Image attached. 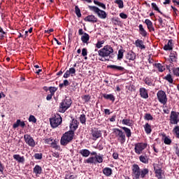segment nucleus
I'll use <instances>...</instances> for the list:
<instances>
[{
  "mask_svg": "<svg viewBox=\"0 0 179 179\" xmlns=\"http://www.w3.org/2000/svg\"><path fill=\"white\" fill-rule=\"evenodd\" d=\"M114 52V49H113V47L111 45H106L103 46V48L98 50V55L101 57V59H99V61H101L102 62H106V61H110V59L107 58H113L111 57V54Z\"/></svg>",
  "mask_w": 179,
  "mask_h": 179,
  "instance_id": "nucleus-1",
  "label": "nucleus"
},
{
  "mask_svg": "<svg viewBox=\"0 0 179 179\" xmlns=\"http://www.w3.org/2000/svg\"><path fill=\"white\" fill-rule=\"evenodd\" d=\"M73 136H75V132L72 131L65 132L61 137L60 145L62 146H66L68 143H71L73 141Z\"/></svg>",
  "mask_w": 179,
  "mask_h": 179,
  "instance_id": "nucleus-2",
  "label": "nucleus"
},
{
  "mask_svg": "<svg viewBox=\"0 0 179 179\" xmlns=\"http://www.w3.org/2000/svg\"><path fill=\"white\" fill-rule=\"evenodd\" d=\"M113 134H115L117 142H119L121 145H124L125 143L127 137L125 136V133L122 131V130L120 129H114Z\"/></svg>",
  "mask_w": 179,
  "mask_h": 179,
  "instance_id": "nucleus-3",
  "label": "nucleus"
},
{
  "mask_svg": "<svg viewBox=\"0 0 179 179\" xmlns=\"http://www.w3.org/2000/svg\"><path fill=\"white\" fill-rule=\"evenodd\" d=\"M50 124L52 128H58L62 124V117L59 114L54 115L50 118Z\"/></svg>",
  "mask_w": 179,
  "mask_h": 179,
  "instance_id": "nucleus-4",
  "label": "nucleus"
},
{
  "mask_svg": "<svg viewBox=\"0 0 179 179\" xmlns=\"http://www.w3.org/2000/svg\"><path fill=\"white\" fill-rule=\"evenodd\" d=\"M72 106V100L71 99L65 98L61 103L59 106L60 113H65L69 107Z\"/></svg>",
  "mask_w": 179,
  "mask_h": 179,
  "instance_id": "nucleus-5",
  "label": "nucleus"
},
{
  "mask_svg": "<svg viewBox=\"0 0 179 179\" xmlns=\"http://www.w3.org/2000/svg\"><path fill=\"white\" fill-rule=\"evenodd\" d=\"M102 135L101 130L97 128H93L90 130V136L92 141H97L99 138H101Z\"/></svg>",
  "mask_w": 179,
  "mask_h": 179,
  "instance_id": "nucleus-6",
  "label": "nucleus"
},
{
  "mask_svg": "<svg viewBox=\"0 0 179 179\" xmlns=\"http://www.w3.org/2000/svg\"><path fill=\"white\" fill-rule=\"evenodd\" d=\"M157 97L158 101L163 104V106H166L167 104V94H166V92L163 90H159L157 93Z\"/></svg>",
  "mask_w": 179,
  "mask_h": 179,
  "instance_id": "nucleus-7",
  "label": "nucleus"
},
{
  "mask_svg": "<svg viewBox=\"0 0 179 179\" xmlns=\"http://www.w3.org/2000/svg\"><path fill=\"white\" fill-rule=\"evenodd\" d=\"M134 151L136 155H141L142 152L148 148V143H136L134 144Z\"/></svg>",
  "mask_w": 179,
  "mask_h": 179,
  "instance_id": "nucleus-8",
  "label": "nucleus"
},
{
  "mask_svg": "<svg viewBox=\"0 0 179 179\" xmlns=\"http://www.w3.org/2000/svg\"><path fill=\"white\" fill-rule=\"evenodd\" d=\"M133 179H139L141 178V168L138 164H134L132 167Z\"/></svg>",
  "mask_w": 179,
  "mask_h": 179,
  "instance_id": "nucleus-9",
  "label": "nucleus"
},
{
  "mask_svg": "<svg viewBox=\"0 0 179 179\" xmlns=\"http://www.w3.org/2000/svg\"><path fill=\"white\" fill-rule=\"evenodd\" d=\"M24 141L30 148H34V146H36V141H34V139L30 134H24Z\"/></svg>",
  "mask_w": 179,
  "mask_h": 179,
  "instance_id": "nucleus-10",
  "label": "nucleus"
},
{
  "mask_svg": "<svg viewBox=\"0 0 179 179\" xmlns=\"http://www.w3.org/2000/svg\"><path fill=\"white\" fill-rule=\"evenodd\" d=\"M179 113L176 111H171L170 115V123L174 125L178 124L179 122Z\"/></svg>",
  "mask_w": 179,
  "mask_h": 179,
  "instance_id": "nucleus-11",
  "label": "nucleus"
},
{
  "mask_svg": "<svg viewBox=\"0 0 179 179\" xmlns=\"http://www.w3.org/2000/svg\"><path fill=\"white\" fill-rule=\"evenodd\" d=\"M79 127V122H78V120L73 119L72 122L70 124V130L72 131V132H75L76 129H78V127Z\"/></svg>",
  "mask_w": 179,
  "mask_h": 179,
  "instance_id": "nucleus-12",
  "label": "nucleus"
},
{
  "mask_svg": "<svg viewBox=\"0 0 179 179\" xmlns=\"http://www.w3.org/2000/svg\"><path fill=\"white\" fill-rule=\"evenodd\" d=\"M140 96L142 99H149V92L145 87H141L139 89Z\"/></svg>",
  "mask_w": 179,
  "mask_h": 179,
  "instance_id": "nucleus-13",
  "label": "nucleus"
},
{
  "mask_svg": "<svg viewBox=\"0 0 179 179\" xmlns=\"http://www.w3.org/2000/svg\"><path fill=\"white\" fill-rule=\"evenodd\" d=\"M85 22H89L90 23H97L98 19L93 15H88L84 18Z\"/></svg>",
  "mask_w": 179,
  "mask_h": 179,
  "instance_id": "nucleus-14",
  "label": "nucleus"
},
{
  "mask_svg": "<svg viewBox=\"0 0 179 179\" xmlns=\"http://www.w3.org/2000/svg\"><path fill=\"white\" fill-rule=\"evenodd\" d=\"M19 127H21V128H24L26 127V123H24V121H22L20 119H18L17 120L16 122L13 124V128L14 129L19 128Z\"/></svg>",
  "mask_w": 179,
  "mask_h": 179,
  "instance_id": "nucleus-15",
  "label": "nucleus"
},
{
  "mask_svg": "<svg viewBox=\"0 0 179 179\" xmlns=\"http://www.w3.org/2000/svg\"><path fill=\"white\" fill-rule=\"evenodd\" d=\"M107 68L109 69H113L114 71H119L120 72H124L125 71V68L117 65H108L107 66Z\"/></svg>",
  "mask_w": 179,
  "mask_h": 179,
  "instance_id": "nucleus-16",
  "label": "nucleus"
},
{
  "mask_svg": "<svg viewBox=\"0 0 179 179\" xmlns=\"http://www.w3.org/2000/svg\"><path fill=\"white\" fill-rule=\"evenodd\" d=\"M174 44L173 43V39L168 41V43L164 46V51H171L173 50Z\"/></svg>",
  "mask_w": 179,
  "mask_h": 179,
  "instance_id": "nucleus-17",
  "label": "nucleus"
},
{
  "mask_svg": "<svg viewBox=\"0 0 179 179\" xmlns=\"http://www.w3.org/2000/svg\"><path fill=\"white\" fill-rule=\"evenodd\" d=\"M135 45L136 47L140 48L141 50H145L146 48V46L143 44V41L141 39H137L135 41Z\"/></svg>",
  "mask_w": 179,
  "mask_h": 179,
  "instance_id": "nucleus-18",
  "label": "nucleus"
},
{
  "mask_svg": "<svg viewBox=\"0 0 179 179\" xmlns=\"http://www.w3.org/2000/svg\"><path fill=\"white\" fill-rule=\"evenodd\" d=\"M145 23L147 25L149 31H155V27H153V22H152L150 20L146 19L145 20Z\"/></svg>",
  "mask_w": 179,
  "mask_h": 179,
  "instance_id": "nucleus-19",
  "label": "nucleus"
},
{
  "mask_svg": "<svg viewBox=\"0 0 179 179\" xmlns=\"http://www.w3.org/2000/svg\"><path fill=\"white\" fill-rule=\"evenodd\" d=\"M43 173V168L39 165H36L33 169V173L36 174V176H40Z\"/></svg>",
  "mask_w": 179,
  "mask_h": 179,
  "instance_id": "nucleus-20",
  "label": "nucleus"
},
{
  "mask_svg": "<svg viewBox=\"0 0 179 179\" xmlns=\"http://www.w3.org/2000/svg\"><path fill=\"white\" fill-rule=\"evenodd\" d=\"M126 58L129 61H135L136 59V54L134 52H129L126 55Z\"/></svg>",
  "mask_w": 179,
  "mask_h": 179,
  "instance_id": "nucleus-21",
  "label": "nucleus"
},
{
  "mask_svg": "<svg viewBox=\"0 0 179 179\" xmlns=\"http://www.w3.org/2000/svg\"><path fill=\"white\" fill-rule=\"evenodd\" d=\"M138 29H139V34L142 37H146L148 36V31L143 28V25L141 24L138 25Z\"/></svg>",
  "mask_w": 179,
  "mask_h": 179,
  "instance_id": "nucleus-22",
  "label": "nucleus"
},
{
  "mask_svg": "<svg viewBox=\"0 0 179 179\" xmlns=\"http://www.w3.org/2000/svg\"><path fill=\"white\" fill-rule=\"evenodd\" d=\"M102 171L106 177H110L113 174V169L109 167L104 168Z\"/></svg>",
  "mask_w": 179,
  "mask_h": 179,
  "instance_id": "nucleus-23",
  "label": "nucleus"
},
{
  "mask_svg": "<svg viewBox=\"0 0 179 179\" xmlns=\"http://www.w3.org/2000/svg\"><path fill=\"white\" fill-rule=\"evenodd\" d=\"M13 159L16 160L18 163H24V157H21L20 155H14L13 156Z\"/></svg>",
  "mask_w": 179,
  "mask_h": 179,
  "instance_id": "nucleus-24",
  "label": "nucleus"
},
{
  "mask_svg": "<svg viewBox=\"0 0 179 179\" xmlns=\"http://www.w3.org/2000/svg\"><path fill=\"white\" fill-rule=\"evenodd\" d=\"M89 40H90V36H89L87 33H84V35L81 36V41L83 44H87Z\"/></svg>",
  "mask_w": 179,
  "mask_h": 179,
  "instance_id": "nucleus-25",
  "label": "nucleus"
},
{
  "mask_svg": "<svg viewBox=\"0 0 179 179\" xmlns=\"http://www.w3.org/2000/svg\"><path fill=\"white\" fill-rule=\"evenodd\" d=\"M103 99H106V100H110V101H115V97L113 94H103Z\"/></svg>",
  "mask_w": 179,
  "mask_h": 179,
  "instance_id": "nucleus-26",
  "label": "nucleus"
},
{
  "mask_svg": "<svg viewBox=\"0 0 179 179\" xmlns=\"http://www.w3.org/2000/svg\"><path fill=\"white\" fill-rule=\"evenodd\" d=\"M162 140L164 141V143H165V145H171V139L168 138L166 136V134L162 133Z\"/></svg>",
  "mask_w": 179,
  "mask_h": 179,
  "instance_id": "nucleus-27",
  "label": "nucleus"
},
{
  "mask_svg": "<svg viewBox=\"0 0 179 179\" xmlns=\"http://www.w3.org/2000/svg\"><path fill=\"white\" fill-rule=\"evenodd\" d=\"M148 174H149L148 169L144 168V169H141L140 171L141 178H145V177H146V176H148Z\"/></svg>",
  "mask_w": 179,
  "mask_h": 179,
  "instance_id": "nucleus-28",
  "label": "nucleus"
},
{
  "mask_svg": "<svg viewBox=\"0 0 179 179\" xmlns=\"http://www.w3.org/2000/svg\"><path fill=\"white\" fill-rule=\"evenodd\" d=\"M80 155H82L83 157H89L90 155V151L87 149H83L79 152Z\"/></svg>",
  "mask_w": 179,
  "mask_h": 179,
  "instance_id": "nucleus-29",
  "label": "nucleus"
},
{
  "mask_svg": "<svg viewBox=\"0 0 179 179\" xmlns=\"http://www.w3.org/2000/svg\"><path fill=\"white\" fill-rule=\"evenodd\" d=\"M122 129L124 131V134L127 138H131L132 133L131 132V129L128 127H122Z\"/></svg>",
  "mask_w": 179,
  "mask_h": 179,
  "instance_id": "nucleus-30",
  "label": "nucleus"
},
{
  "mask_svg": "<svg viewBox=\"0 0 179 179\" xmlns=\"http://www.w3.org/2000/svg\"><path fill=\"white\" fill-rule=\"evenodd\" d=\"M178 54L176 53V52H172L170 53V59L171 61V62H177V57H178Z\"/></svg>",
  "mask_w": 179,
  "mask_h": 179,
  "instance_id": "nucleus-31",
  "label": "nucleus"
},
{
  "mask_svg": "<svg viewBox=\"0 0 179 179\" xmlns=\"http://www.w3.org/2000/svg\"><path fill=\"white\" fill-rule=\"evenodd\" d=\"M154 65L155 68L158 69L159 72H164V71H166V67L162 66L160 63H155Z\"/></svg>",
  "mask_w": 179,
  "mask_h": 179,
  "instance_id": "nucleus-32",
  "label": "nucleus"
},
{
  "mask_svg": "<svg viewBox=\"0 0 179 179\" xmlns=\"http://www.w3.org/2000/svg\"><path fill=\"white\" fill-rule=\"evenodd\" d=\"M139 160L141 163H144V164H148V163H149V158L146 155H141L139 157Z\"/></svg>",
  "mask_w": 179,
  "mask_h": 179,
  "instance_id": "nucleus-33",
  "label": "nucleus"
},
{
  "mask_svg": "<svg viewBox=\"0 0 179 179\" xmlns=\"http://www.w3.org/2000/svg\"><path fill=\"white\" fill-rule=\"evenodd\" d=\"M97 16L100 19H106V17H107V13L104 10H99V11L97 13Z\"/></svg>",
  "mask_w": 179,
  "mask_h": 179,
  "instance_id": "nucleus-34",
  "label": "nucleus"
},
{
  "mask_svg": "<svg viewBox=\"0 0 179 179\" xmlns=\"http://www.w3.org/2000/svg\"><path fill=\"white\" fill-rule=\"evenodd\" d=\"M84 163H88L90 164H96V157H91L84 161Z\"/></svg>",
  "mask_w": 179,
  "mask_h": 179,
  "instance_id": "nucleus-35",
  "label": "nucleus"
},
{
  "mask_svg": "<svg viewBox=\"0 0 179 179\" xmlns=\"http://www.w3.org/2000/svg\"><path fill=\"white\" fill-rule=\"evenodd\" d=\"M125 50L124 49H120L117 53V61H121L124 58V53Z\"/></svg>",
  "mask_w": 179,
  "mask_h": 179,
  "instance_id": "nucleus-36",
  "label": "nucleus"
},
{
  "mask_svg": "<svg viewBox=\"0 0 179 179\" xmlns=\"http://www.w3.org/2000/svg\"><path fill=\"white\" fill-rule=\"evenodd\" d=\"M132 120H130L129 119H123L122 120V124L123 125H127V127H133L134 124L131 123Z\"/></svg>",
  "mask_w": 179,
  "mask_h": 179,
  "instance_id": "nucleus-37",
  "label": "nucleus"
},
{
  "mask_svg": "<svg viewBox=\"0 0 179 179\" xmlns=\"http://www.w3.org/2000/svg\"><path fill=\"white\" fill-rule=\"evenodd\" d=\"M88 8L91 12H94L96 15L100 11V8L96 6H88Z\"/></svg>",
  "mask_w": 179,
  "mask_h": 179,
  "instance_id": "nucleus-38",
  "label": "nucleus"
},
{
  "mask_svg": "<svg viewBox=\"0 0 179 179\" xmlns=\"http://www.w3.org/2000/svg\"><path fill=\"white\" fill-rule=\"evenodd\" d=\"M144 82L148 86H153V80L150 77L144 78Z\"/></svg>",
  "mask_w": 179,
  "mask_h": 179,
  "instance_id": "nucleus-39",
  "label": "nucleus"
},
{
  "mask_svg": "<svg viewBox=\"0 0 179 179\" xmlns=\"http://www.w3.org/2000/svg\"><path fill=\"white\" fill-rule=\"evenodd\" d=\"M145 133L149 135L152 132V126L149 123H146L144 126Z\"/></svg>",
  "mask_w": 179,
  "mask_h": 179,
  "instance_id": "nucleus-40",
  "label": "nucleus"
},
{
  "mask_svg": "<svg viewBox=\"0 0 179 179\" xmlns=\"http://www.w3.org/2000/svg\"><path fill=\"white\" fill-rule=\"evenodd\" d=\"M151 6H152V9H154V10H156L159 13H161V15H163V16H164V17H166V15L164 14H163V13H162V11H160V10L159 9V7H157V5L156 4V3H152Z\"/></svg>",
  "mask_w": 179,
  "mask_h": 179,
  "instance_id": "nucleus-41",
  "label": "nucleus"
},
{
  "mask_svg": "<svg viewBox=\"0 0 179 179\" xmlns=\"http://www.w3.org/2000/svg\"><path fill=\"white\" fill-rule=\"evenodd\" d=\"M64 179H76V175L72 174V173L67 172L65 174Z\"/></svg>",
  "mask_w": 179,
  "mask_h": 179,
  "instance_id": "nucleus-42",
  "label": "nucleus"
},
{
  "mask_svg": "<svg viewBox=\"0 0 179 179\" xmlns=\"http://www.w3.org/2000/svg\"><path fill=\"white\" fill-rule=\"evenodd\" d=\"M67 86H69V81L68 80H64L63 81V83H60L59 85V89H62V87H66Z\"/></svg>",
  "mask_w": 179,
  "mask_h": 179,
  "instance_id": "nucleus-43",
  "label": "nucleus"
},
{
  "mask_svg": "<svg viewBox=\"0 0 179 179\" xmlns=\"http://www.w3.org/2000/svg\"><path fill=\"white\" fill-rule=\"evenodd\" d=\"M75 13H76L77 17H82V13H80V8H79V6H75Z\"/></svg>",
  "mask_w": 179,
  "mask_h": 179,
  "instance_id": "nucleus-44",
  "label": "nucleus"
},
{
  "mask_svg": "<svg viewBox=\"0 0 179 179\" xmlns=\"http://www.w3.org/2000/svg\"><path fill=\"white\" fill-rule=\"evenodd\" d=\"M80 122H81L83 124L86 125V115L82 114L80 116Z\"/></svg>",
  "mask_w": 179,
  "mask_h": 179,
  "instance_id": "nucleus-45",
  "label": "nucleus"
},
{
  "mask_svg": "<svg viewBox=\"0 0 179 179\" xmlns=\"http://www.w3.org/2000/svg\"><path fill=\"white\" fill-rule=\"evenodd\" d=\"M155 177H157L158 179H163V170L157 171L155 172Z\"/></svg>",
  "mask_w": 179,
  "mask_h": 179,
  "instance_id": "nucleus-46",
  "label": "nucleus"
},
{
  "mask_svg": "<svg viewBox=\"0 0 179 179\" xmlns=\"http://www.w3.org/2000/svg\"><path fill=\"white\" fill-rule=\"evenodd\" d=\"M115 3L118 5V8L120 9H122V8H124V1L122 0H115Z\"/></svg>",
  "mask_w": 179,
  "mask_h": 179,
  "instance_id": "nucleus-47",
  "label": "nucleus"
},
{
  "mask_svg": "<svg viewBox=\"0 0 179 179\" xmlns=\"http://www.w3.org/2000/svg\"><path fill=\"white\" fill-rule=\"evenodd\" d=\"M94 3L95 5H97L98 6H100V8H102L103 9H106V4L101 2L97 1L96 0H94Z\"/></svg>",
  "mask_w": 179,
  "mask_h": 179,
  "instance_id": "nucleus-48",
  "label": "nucleus"
},
{
  "mask_svg": "<svg viewBox=\"0 0 179 179\" xmlns=\"http://www.w3.org/2000/svg\"><path fill=\"white\" fill-rule=\"evenodd\" d=\"M164 79H165V80H167V82H169V83H173V77L171 76V74L166 75Z\"/></svg>",
  "mask_w": 179,
  "mask_h": 179,
  "instance_id": "nucleus-49",
  "label": "nucleus"
},
{
  "mask_svg": "<svg viewBox=\"0 0 179 179\" xmlns=\"http://www.w3.org/2000/svg\"><path fill=\"white\" fill-rule=\"evenodd\" d=\"M144 120H146L147 121H152L153 116H152L150 113H145L144 116Z\"/></svg>",
  "mask_w": 179,
  "mask_h": 179,
  "instance_id": "nucleus-50",
  "label": "nucleus"
},
{
  "mask_svg": "<svg viewBox=\"0 0 179 179\" xmlns=\"http://www.w3.org/2000/svg\"><path fill=\"white\" fill-rule=\"evenodd\" d=\"M96 163H103V155L95 156Z\"/></svg>",
  "mask_w": 179,
  "mask_h": 179,
  "instance_id": "nucleus-51",
  "label": "nucleus"
},
{
  "mask_svg": "<svg viewBox=\"0 0 179 179\" xmlns=\"http://www.w3.org/2000/svg\"><path fill=\"white\" fill-rule=\"evenodd\" d=\"M57 90H58V88L56 87H49V92L50 93V94H55V92H57Z\"/></svg>",
  "mask_w": 179,
  "mask_h": 179,
  "instance_id": "nucleus-52",
  "label": "nucleus"
},
{
  "mask_svg": "<svg viewBox=\"0 0 179 179\" xmlns=\"http://www.w3.org/2000/svg\"><path fill=\"white\" fill-rule=\"evenodd\" d=\"M153 167H154V170H155V173L157 171H162V166H160L157 164H154Z\"/></svg>",
  "mask_w": 179,
  "mask_h": 179,
  "instance_id": "nucleus-53",
  "label": "nucleus"
},
{
  "mask_svg": "<svg viewBox=\"0 0 179 179\" xmlns=\"http://www.w3.org/2000/svg\"><path fill=\"white\" fill-rule=\"evenodd\" d=\"M29 122H34V124H36V122H37V119H36V117H34V115H31L29 117Z\"/></svg>",
  "mask_w": 179,
  "mask_h": 179,
  "instance_id": "nucleus-54",
  "label": "nucleus"
},
{
  "mask_svg": "<svg viewBox=\"0 0 179 179\" xmlns=\"http://www.w3.org/2000/svg\"><path fill=\"white\" fill-rule=\"evenodd\" d=\"M91 96L90 95H84L83 96V100L85 101V103H89L90 101Z\"/></svg>",
  "mask_w": 179,
  "mask_h": 179,
  "instance_id": "nucleus-55",
  "label": "nucleus"
},
{
  "mask_svg": "<svg viewBox=\"0 0 179 179\" xmlns=\"http://www.w3.org/2000/svg\"><path fill=\"white\" fill-rule=\"evenodd\" d=\"M34 157L36 159V160H41V159H43V154L42 153H36L34 155Z\"/></svg>",
  "mask_w": 179,
  "mask_h": 179,
  "instance_id": "nucleus-56",
  "label": "nucleus"
},
{
  "mask_svg": "<svg viewBox=\"0 0 179 179\" xmlns=\"http://www.w3.org/2000/svg\"><path fill=\"white\" fill-rule=\"evenodd\" d=\"M103 44H104V41H98L96 43V48H101V47H103Z\"/></svg>",
  "mask_w": 179,
  "mask_h": 179,
  "instance_id": "nucleus-57",
  "label": "nucleus"
},
{
  "mask_svg": "<svg viewBox=\"0 0 179 179\" xmlns=\"http://www.w3.org/2000/svg\"><path fill=\"white\" fill-rule=\"evenodd\" d=\"M173 73L175 76L179 77V67L173 68Z\"/></svg>",
  "mask_w": 179,
  "mask_h": 179,
  "instance_id": "nucleus-58",
  "label": "nucleus"
},
{
  "mask_svg": "<svg viewBox=\"0 0 179 179\" xmlns=\"http://www.w3.org/2000/svg\"><path fill=\"white\" fill-rule=\"evenodd\" d=\"M82 55L83 57H85V59H87V48H83L82 50Z\"/></svg>",
  "mask_w": 179,
  "mask_h": 179,
  "instance_id": "nucleus-59",
  "label": "nucleus"
},
{
  "mask_svg": "<svg viewBox=\"0 0 179 179\" xmlns=\"http://www.w3.org/2000/svg\"><path fill=\"white\" fill-rule=\"evenodd\" d=\"M173 131L176 135V138H178L179 139V126L175 127Z\"/></svg>",
  "mask_w": 179,
  "mask_h": 179,
  "instance_id": "nucleus-60",
  "label": "nucleus"
},
{
  "mask_svg": "<svg viewBox=\"0 0 179 179\" xmlns=\"http://www.w3.org/2000/svg\"><path fill=\"white\" fill-rule=\"evenodd\" d=\"M69 72L70 73V75H71V76H74L75 73H76V70L75 69V68L71 67L69 69Z\"/></svg>",
  "mask_w": 179,
  "mask_h": 179,
  "instance_id": "nucleus-61",
  "label": "nucleus"
},
{
  "mask_svg": "<svg viewBox=\"0 0 179 179\" xmlns=\"http://www.w3.org/2000/svg\"><path fill=\"white\" fill-rule=\"evenodd\" d=\"M45 142L47 143V145H52L54 143V141L52 138H47L45 140Z\"/></svg>",
  "mask_w": 179,
  "mask_h": 179,
  "instance_id": "nucleus-62",
  "label": "nucleus"
},
{
  "mask_svg": "<svg viewBox=\"0 0 179 179\" xmlns=\"http://www.w3.org/2000/svg\"><path fill=\"white\" fill-rule=\"evenodd\" d=\"M69 76H71V73L69 71V70H67L64 76H63V78H64L65 79H68V78H69Z\"/></svg>",
  "mask_w": 179,
  "mask_h": 179,
  "instance_id": "nucleus-63",
  "label": "nucleus"
},
{
  "mask_svg": "<svg viewBox=\"0 0 179 179\" xmlns=\"http://www.w3.org/2000/svg\"><path fill=\"white\" fill-rule=\"evenodd\" d=\"M158 22L161 27H164V23H163V18H162V17H159Z\"/></svg>",
  "mask_w": 179,
  "mask_h": 179,
  "instance_id": "nucleus-64",
  "label": "nucleus"
}]
</instances>
